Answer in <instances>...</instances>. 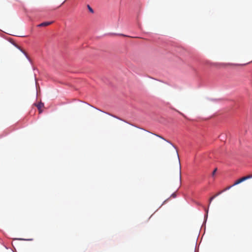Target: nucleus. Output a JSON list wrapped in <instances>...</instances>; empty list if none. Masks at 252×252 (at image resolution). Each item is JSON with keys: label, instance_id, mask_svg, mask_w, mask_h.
I'll return each instance as SVG.
<instances>
[{"label": "nucleus", "instance_id": "f257e3e1", "mask_svg": "<svg viewBox=\"0 0 252 252\" xmlns=\"http://www.w3.org/2000/svg\"><path fill=\"white\" fill-rule=\"evenodd\" d=\"M252 178V174L249 175H248L246 176H244V177L239 179V180H237L236 181H235V183L233 184V185H232L231 186L228 187L225 190L228 189H230L232 187L242 183V182H243L247 179Z\"/></svg>", "mask_w": 252, "mask_h": 252}, {"label": "nucleus", "instance_id": "f03ea898", "mask_svg": "<svg viewBox=\"0 0 252 252\" xmlns=\"http://www.w3.org/2000/svg\"><path fill=\"white\" fill-rule=\"evenodd\" d=\"M35 105L37 107L39 110V113L40 114L42 112L41 108L44 107V103L40 102L37 104H35Z\"/></svg>", "mask_w": 252, "mask_h": 252}, {"label": "nucleus", "instance_id": "7ed1b4c3", "mask_svg": "<svg viewBox=\"0 0 252 252\" xmlns=\"http://www.w3.org/2000/svg\"><path fill=\"white\" fill-rule=\"evenodd\" d=\"M52 23H53V22H43V23L39 24L38 25H37V27H40L48 26L51 25Z\"/></svg>", "mask_w": 252, "mask_h": 252}, {"label": "nucleus", "instance_id": "20e7f679", "mask_svg": "<svg viewBox=\"0 0 252 252\" xmlns=\"http://www.w3.org/2000/svg\"><path fill=\"white\" fill-rule=\"evenodd\" d=\"M176 153H177V157H178V160H179V163L180 164L179 156L178 151L177 150H176ZM179 179L180 182H181V166L180 165V170H179Z\"/></svg>", "mask_w": 252, "mask_h": 252}, {"label": "nucleus", "instance_id": "39448f33", "mask_svg": "<svg viewBox=\"0 0 252 252\" xmlns=\"http://www.w3.org/2000/svg\"><path fill=\"white\" fill-rule=\"evenodd\" d=\"M222 192V191L221 192H220L219 193H218L217 194H216L215 195L211 197L210 199H209V206L210 205V203H211L212 201L218 195H220L221 193Z\"/></svg>", "mask_w": 252, "mask_h": 252}, {"label": "nucleus", "instance_id": "423d86ee", "mask_svg": "<svg viewBox=\"0 0 252 252\" xmlns=\"http://www.w3.org/2000/svg\"><path fill=\"white\" fill-rule=\"evenodd\" d=\"M87 7L89 9V10L92 13H93L94 12V10L91 8V7L89 5H87Z\"/></svg>", "mask_w": 252, "mask_h": 252}, {"label": "nucleus", "instance_id": "0eeeda50", "mask_svg": "<svg viewBox=\"0 0 252 252\" xmlns=\"http://www.w3.org/2000/svg\"><path fill=\"white\" fill-rule=\"evenodd\" d=\"M217 171V168H215L212 173V176H214V175L215 174Z\"/></svg>", "mask_w": 252, "mask_h": 252}, {"label": "nucleus", "instance_id": "6e6552de", "mask_svg": "<svg viewBox=\"0 0 252 252\" xmlns=\"http://www.w3.org/2000/svg\"><path fill=\"white\" fill-rule=\"evenodd\" d=\"M160 138H161V139H164V140H166L164 138H163L162 137L160 136H158V135H157Z\"/></svg>", "mask_w": 252, "mask_h": 252}, {"label": "nucleus", "instance_id": "1a4fd4ad", "mask_svg": "<svg viewBox=\"0 0 252 252\" xmlns=\"http://www.w3.org/2000/svg\"><path fill=\"white\" fill-rule=\"evenodd\" d=\"M170 143V144L173 146V147H174L175 148V147H174V145H173L172 143Z\"/></svg>", "mask_w": 252, "mask_h": 252}, {"label": "nucleus", "instance_id": "9d476101", "mask_svg": "<svg viewBox=\"0 0 252 252\" xmlns=\"http://www.w3.org/2000/svg\"><path fill=\"white\" fill-rule=\"evenodd\" d=\"M172 196H173L174 197L175 196V194H172Z\"/></svg>", "mask_w": 252, "mask_h": 252}, {"label": "nucleus", "instance_id": "9b49d317", "mask_svg": "<svg viewBox=\"0 0 252 252\" xmlns=\"http://www.w3.org/2000/svg\"><path fill=\"white\" fill-rule=\"evenodd\" d=\"M208 209L207 210L206 212H207V214L208 213Z\"/></svg>", "mask_w": 252, "mask_h": 252}]
</instances>
